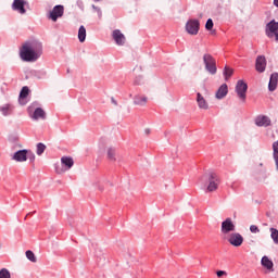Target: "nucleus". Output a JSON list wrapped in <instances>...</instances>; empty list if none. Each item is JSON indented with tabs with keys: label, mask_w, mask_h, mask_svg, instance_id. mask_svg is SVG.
<instances>
[{
	"label": "nucleus",
	"mask_w": 278,
	"mask_h": 278,
	"mask_svg": "<svg viewBox=\"0 0 278 278\" xmlns=\"http://www.w3.org/2000/svg\"><path fill=\"white\" fill-rule=\"evenodd\" d=\"M203 62L207 73H210L211 75H216V59L212 56V54H204Z\"/></svg>",
	"instance_id": "nucleus-3"
},
{
	"label": "nucleus",
	"mask_w": 278,
	"mask_h": 278,
	"mask_svg": "<svg viewBox=\"0 0 278 278\" xmlns=\"http://www.w3.org/2000/svg\"><path fill=\"white\" fill-rule=\"evenodd\" d=\"M223 275H227V273L223 270L217 271V277H223Z\"/></svg>",
	"instance_id": "nucleus-34"
},
{
	"label": "nucleus",
	"mask_w": 278,
	"mask_h": 278,
	"mask_svg": "<svg viewBox=\"0 0 278 278\" xmlns=\"http://www.w3.org/2000/svg\"><path fill=\"white\" fill-rule=\"evenodd\" d=\"M112 38L115 40V43L118 45V47H123L125 42H127V38L121 33L119 29L113 30Z\"/></svg>",
	"instance_id": "nucleus-10"
},
{
	"label": "nucleus",
	"mask_w": 278,
	"mask_h": 278,
	"mask_svg": "<svg viewBox=\"0 0 278 278\" xmlns=\"http://www.w3.org/2000/svg\"><path fill=\"white\" fill-rule=\"evenodd\" d=\"M0 278H12V275L8 268H2L0 269Z\"/></svg>",
	"instance_id": "nucleus-30"
},
{
	"label": "nucleus",
	"mask_w": 278,
	"mask_h": 278,
	"mask_svg": "<svg viewBox=\"0 0 278 278\" xmlns=\"http://www.w3.org/2000/svg\"><path fill=\"white\" fill-rule=\"evenodd\" d=\"M213 28H214V21H212V18H208L205 24V29H207V31H212Z\"/></svg>",
	"instance_id": "nucleus-31"
},
{
	"label": "nucleus",
	"mask_w": 278,
	"mask_h": 278,
	"mask_svg": "<svg viewBox=\"0 0 278 278\" xmlns=\"http://www.w3.org/2000/svg\"><path fill=\"white\" fill-rule=\"evenodd\" d=\"M235 90L237 97L244 103L247 101V90H249L247 83L244 80H238Z\"/></svg>",
	"instance_id": "nucleus-4"
},
{
	"label": "nucleus",
	"mask_w": 278,
	"mask_h": 278,
	"mask_svg": "<svg viewBox=\"0 0 278 278\" xmlns=\"http://www.w3.org/2000/svg\"><path fill=\"white\" fill-rule=\"evenodd\" d=\"M269 231H270L271 240H274L275 244H278V230H277V228H270Z\"/></svg>",
	"instance_id": "nucleus-26"
},
{
	"label": "nucleus",
	"mask_w": 278,
	"mask_h": 278,
	"mask_svg": "<svg viewBox=\"0 0 278 278\" xmlns=\"http://www.w3.org/2000/svg\"><path fill=\"white\" fill-rule=\"evenodd\" d=\"M197 103L200 110H210V103H207V100H205L201 92L197 93Z\"/></svg>",
	"instance_id": "nucleus-15"
},
{
	"label": "nucleus",
	"mask_w": 278,
	"mask_h": 278,
	"mask_svg": "<svg viewBox=\"0 0 278 278\" xmlns=\"http://www.w3.org/2000/svg\"><path fill=\"white\" fill-rule=\"evenodd\" d=\"M228 92H229V88L227 87V84H223V85L218 88L217 92L215 93V97H216V99H218V100L225 99V98L227 97Z\"/></svg>",
	"instance_id": "nucleus-18"
},
{
	"label": "nucleus",
	"mask_w": 278,
	"mask_h": 278,
	"mask_svg": "<svg viewBox=\"0 0 278 278\" xmlns=\"http://www.w3.org/2000/svg\"><path fill=\"white\" fill-rule=\"evenodd\" d=\"M78 39H79V42H86V27H84V26L79 27Z\"/></svg>",
	"instance_id": "nucleus-24"
},
{
	"label": "nucleus",
	"mask_w": 278,
	"mask_h": 278,
	"mask_svg": "<svg viewBox=\"0 0 278 278\" xmlns=\"http://www.w3.org/2000/svg\"><path fill=\"white\" fill-rule=\"evenodd\" d=\"M261 264L262 266H264V268H267V270H273V266H275V264L270 258H268V256H263Z\"/></svg>",
	"instance_id": "nucleus-21"
},
{
	"label": "nucleus",
	"mask_w": 278,
	"mask_h": 278,
	"mask_svg": "<svg viewBox=\"0 0 278 278\" xmlns=\"http://www.w3.org/2000/svg\"><path fill=\"white\" fill-rule=\"evenodd\" d=\"M29 94V88L23 87L20 92V103H23V99H27V96Z\"/></svg>",
	"instance_id": "nucleus-25"
},
{
	"label": "nucleus",
	"mask_w": 278,
	"mask_h": 278,
	"mask_svg": "<svg viewBox=\"0 0 278 278\" xmlns=\"http://www.w3.org/2000/svg\"><path fill=\"white\" fill-rule=\"evenodd\" d=\"M64 16V5H55L50 12L49 18L55 23L58 18H62Z\"/></svg>",
	"instance_id": "nucleus-7"
},
{
	"label": "nucleus",
	"mask_w": 278,
	"mask_h": 278,
	"mask_svg": "<svg viewBox=\"0 0 278 278\" xmlns=\"http://www.w3.org/2000/svg\"><path fill=\"white\" fill-rule=\"evenodd\" d=\"M227 241L232 247H242V243L244 242V237L240 235L239 232H232L227 237Z\"/></svg>",
	"instance_id": "nucleus-6"
},
{
	"label": "nucleus",
	"mask_w": 278,
	"mask_h": 278,
	"mask_svg": "<svg viewBox=\"0 0 278 278\" xmlns=\"http://www.w3.org/2000/svg\"><path fill=\"white\" fill-rule=\"evenodd\" d=\"M277 84H278V74L273 73L269 78L268 90L270 92H275V90H277Z\"/></svg>",
	"instance_id": "nucleus-19"
},
{
	"label": "nucleus",
	"mask_w": 278,
	"mask_h": 278,
	"mask_svg": "<svg viewBox=\"0 0 278 278\" xmlns=\"http://www.w3.org/2000/svg\"><path fill=\"white\" fill-rule=\"evenodd\" d=\"M31 118L34 121H45L47 118V112H45V110L42 108H37L33 115H31Z\"/></svg>",
	"instance_id": "nucleus-16"
},
{
	"label": "nucleus",
	"mask_w": 278,
	"mask_h": 278,
	"mask_svg": "<svg viewBox=\"0 0 278 278\" xmlns=\"http://www.w3.org/2000/svg\"><path fill=\"white\" fill-rule=\"evenodd\" d=\"M100 192H103V187H99Z\"/></svg>",
	"instance_id": "nucleus-37"
},
{
	"label": "nucleus",
	"mask_w": 278,
	"mask_h": 278,
	"mask_svg": "<svg viewBox=\"0 0 278 278\" xmlns=\"http://www.w3.org/2000/svg\"><path fill=\"white\" fill-rule=\"evenodd\" d=\"M13 108L10 104H4L3 106H0V112H2L3 116H9V114H12Z\"/></svg>",
	"instance_id": "nucleus-23"
},
{
	"label": "nucleus",
	"mask_w": 278,
	"mask_h": 278,
	"mask_svg": "<svg viewBox=\"0 0 278 278\" xmlns=\"http://www.w3.org/2000/svg\"><path fill=\"white\" fill-rule=\"evenodd\" d=\"M274 5H276V8H278V0H274Z\"/></svg>",
	"instance_id": "nucleus-35"
},
{
	"label": "nucleus",
	"mask_w": 278,
	"mask_h": 278,
	"mask_svg": "<svg viewBox=\"0 0 278 278\" xmlns=\"http://www.w3.org/2000/svg\"><path fill=\"white\" fill-rule=\"evenodd\" d=\"M266 35L268 38H273V36L276 37V40H278V23L273 20L267 24Z\"/></svg>",
	"instance_id": "nucleus-9"
},
{
	"label": "nucleus",
	"mask_w": 278,
	"mask_h": 278,
	"mask_svg": "<svg viewBox=\"0 0 278 278\" xmlns=\"http://www.w3.org/2000/svg\"><path fill=\"white\" fill-rule=\"evenodd\" d=\"M135 84H137V86H140V80L136 79Z\"/></svg>",
	"instance_id": "nucleus-36"
},
{
	"label": "nucleus",
	"mask_w": 278,
	"mask_h": 278,
	"mask_svg": "<svg viewBox=\"0 0 278 278\" xmlns=\"http://www.w3.org/2000/svg\"><path fill=\"white\" fill-rule=\"evenodd\" d=\"M148 101H149V98L147 96L138 94V96H135V98H134L135 105L144 106V105H147Z\"/></svg>",
	"instance_id": "nucleus-20"
},
{
	"label": "nucleus",
	"mask_w": 278,
	"mask_h": 278,
	"mask_svg": "<svg viewBox=\"0 0 278 278\" xmlns=\"http://www.w3.org/2000/svg\"><path fill=\"white\" fill-rule=\"evenodd\" d=\"M255 70L257 73H264L266 71V56L258 55L256 58Z\"/></svg>",
	"instance_id": "nucleus-12"
},
{
	"label": "nucleus",
	"mask_w": 278,
	"mask_h": 278,
	"mask_svg": "<svg viewBox=\"0 0 278 278\" xmlns=\"http://www.w3.org/2000/svg\"><path fill=\"white\" fill-rule=\"evenodd\" d=\"M14 162H27V150H18L12 156Z\"/></svg>",
	"instance_id": "nucleus-17"
},
{
	"label": "nucleus",
	"mask_w": 278,
	"mask_h": 278,
	"mask_svg": "<svg viewBox=\"0 0 278 278\" xmlns=\"http://www.w3.org/2000/svg\"><path fill=\"white\" fill-rule=\"evenodd\" d=\"M61 164L65 166V169L58 170V173H64V170H71L73 168L75 161L71 156H63L61 159Z\"/></svg>",
	"instance_id": "nucleus-14"
},
{
	"label": "nucleus",
	"mask_w": 278,
	"mask_h": 278,
	"mask_svg": "<svg viewBox=\"0 0 278 278\" xmlns=\"http://www.w3.org/2000/svg\"><path fill=\"white\" fill-rule=\"evenodd\" d=\"M207 179V186H206V192H216L218 190V186H220V178L216 173H210L206 176Z\"/></svg>",
	"instance_id": "nucleus-2"
},
{
	"label": "nucleus",
	"mask_w": 278,
	"mask_h": 278,
	"mask_svg": "<svg viewBox=\"0 0 278 278\" xmlns=\"http://www.w3.org/2000/svg\"><path fill=\"white\" fill-rule=\"evenodd\" d=\"M251 233H260V228L256 225L250 226Z\"/></svg>",
	"instance_id": "nucleus-33"
},
{
	"label": "nucleus",
	"mask_w": 278,
	"mask_h": 278,
	"mask_svg": "<svg viewBox=\"0 0 278 278\" xmlns=\"http://www.w3.org/2000/svg\"><path fill=\"white\" fill-rule=\"evenodd\" d=\"M20 55L24 62H36L42 55V43L26 41L20 50Z\"/></svg>",
	"instance_id": "nucleus-1"
},
{
	"label": "nucleus",
	"mask_w": 278,
	"mask_h": 278,
	"mask_svg": "<svg viewBox=\"0 0 278 278\" xmlns=\"http://www.w3.org/2000/svg\"><path fill=\"white\" fill-rule=\"evenodd\" d=\"M200 27L201 23H199V20H189L186 24V31L189 33L190 36H197Z\"/></svg>",
	"instance_id": "nucleus-5"
},
{
	"label": "nucleus",
	"mask_w": 278,
	"mask_h": 278,
	"mask_svg": "<svg viewBox=\"0 0 278 278\" xmlns=\"http://www.w3.org/2000/svg\"><path fill=\"white\" fill-rule=\"evenodd\" d=\"M26 257L27 260H29V262H33L34 264H36L37 262L36 254H34L31 250L26 251Z\"/></svg>",
	"instance_id": "nucleus-27"
},
{
	"label": "nucleus",
	"mask_w": 278,
	"mask_h": 278,
	"mask_svg": "<svg viewBox=\"0 0 278 278\" xmlns=\"http://www.w3.org/2000/svg\"><path fill=\"white\" fill-rule=\"evenodd\" d=\"M230 231H236V224H233V220H231V218H226L222 223V233H224V236H227V233H230Z\"/></svg>",
	"instance_id": "nucleus-8"
},
{
	"label": "nucleus",
	"mask_w": 278,
	"mask_h": 278,
	"mask_svg": "<svg viewBox=\"0 0 278 278\" xmlns=\"http://www.w3.org/2000/svg\"><path fill=\"white\" fill-rule=\"evenodd\" d=\"M46 150H47V146H45V143L37 144V155H42Z\"/></svg>",
	"instance_id": "nucleus-29"
},
{
	"label": "nucleus",
	"mask_w": 278,
	"mask_h": 278,
	"mask_svg": "<svg viewBox=\"0 0 278 278\" xmlns=\"http://www.w3.org/2000/svg\"><path fill=\"white\" fill-rule=\"evenodd\" d=\"M255 125L257 127H270V117L266 115H258L255 118Z\"/></svg>",
	"instance_id": "nucleus-13"
},
{
	"label": "nucleus",
	"mask_w": 278,
	"mask_h": 278,
	"mask_svg": "<svg viewBox=\"0 0 278 278\" xmlns=\"http://www.w3.org/2000/svg\"><path fill=\"white\" fill-rule=\"evenodd\" d=\"M27 157L30 162H34L36 160V154L31 150H27Z\"/></svg>",
	"instance_id": "nucleus-32"
},
{
	"label": "nucleus",
	"mask_w": 278,
	"mask_h": 278,
	"mask_svg": "<svg viewBox=\"0 0 278 278\" xmlns=\"http://www.w3.org/2000/svg\"><path fill=\"white\" fill-rule=\"evenodd\" d=\"M106 156L110 162H116V150L114 148H109L106 150Z\"/></svg>",
	"instance_id": "nucleus-22"
},
{
	"label": "nucleus",
	"mask_w": 278,
	"mask_h": 278,
	"mask_svg": "<svg viewBox=\"0 0 278 278\" xmlns=\"http://www.w3.org/2000/svg\"><path fill=\"white\" fill-rule=\"evenodd\" d=\"M12 10L18 12V14H25L27 12V10H25V0H14Z\"/></svg>",
	"instance_id": "nucleus-11"
},
{
	"label": "nucleus",
	"mask_w": 278,
	"mask_h": 278,
	"mask_svg": "<svg viewBox=\"0 0 278 278\" xmlns=\"http://www.w3.org/2000/svg\"><path fill=\"white\" fill-rule=\"evenodd\" d=\"M231 75H233V70H231L230 67L226 66L224 68V76H225L226 81H227V79H229V77H231Z\"/></svg>",
	"instance_id": "nucleus-28"
}]
</instances>
